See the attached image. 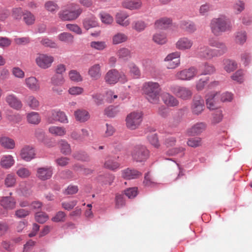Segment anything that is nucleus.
I'll return each instance as SVG.
<instances>
[{"mask_svg":"<svg viewBox=\"0 0 252 252\" xmlns=\"http://www.w3.org/2000/svg\"><path fill=\"white\" fill-rule=\"evenodd\" d=\"M142 90L146 99L151 103L158 104L160 101L161 88L158 82L149 81L145 82Z\"/></svg>","mask_w":252,"mask_h":252,"instance_id":"1","label":"nucleus"},{"mask_svg":"<svg viewBox=\"0 0 252 252\" xmlns=\"http://www.w3.org/2000/svg\"><path fill=\"white\" fill-rule=\"evenodd\" d=\"M210 28L212 32L215 36H220L222 33L230 31L232 25L230 20L224 16L213 18L210 23Z\"/></svg>","mask_w":252,"mask_h":252,"instance_id":"2","label":"nucleus"},{"mask_svg":"<svg viewBox=\"0 0 252 252\" xmlns=\"http://www.w3.org/2000/svg\"><path fill=\"white\" fill-rule=\"evenodd\" d=\"M82 12V9L78 5L70 3L67 5L66 9L58 13V16L62 21H72L76 19Z\"/></svg>","mask_w":252,"mask_h":252,"instance_id":"3","label":"nucleus"},{"mask_svg":"<svg viewBox=\"0 0 252 252\" xmlns=\"http://www.w3.org/2000/svg\"><path fill=\"white\" fill-rule=\"evenodd\" d=\"M104 80L109 84H115L118 81L125 83L128 80L126 75L116 69L109 70L105 75Z\"/></svg>","mask_w":252,"mask_h":252,"instance_id":"4","label":"nucleus"},{"mask_svg":"<svg viewBox=\"0 0 252 252\" xmlns=\"http://www.w3.org/2000/svg\"><path fill=\"white\" fill-rule=\"evenodd\" d=\"M143 119V113L141 111H133L128 114L126 118V127L131 130L139 127Z\"/></svg>","mask_w":252,"mask_h":252,"instance_id":"5","label":"nucleus"},{"mask_svg":"<svg viewBox=\"0 0 252 252\" xmlns=\"http://www.w3.org/2000/svg\"><path fill=\"white\" fill-rule=\"evenodd\" d=\"M171 91L177 97L183 100L190 99L193 94L191 89L184 86H174Z\"/></svg>","mask_w":252,"mask_h":252,"instance_id":"6","label":"nucleus"},{"mask_svg":"<svg viewBox=\"0 0 252 252\" xmlns=\"http://www.w3.org/2000/svg\"><path fill=\"white\" fill-rule=\"evenodd\" d=\"M133 159L137 162H143L149 157V151L146 147L142 145L135 146L131 153Z\"/></svg>","mask_w":252,"mask_h":252,"instance_id":"7","label":"nucleus"},{"mask_svg":"<svg viewBox=\"0 0 252 252\" xmlns=\"http://www.w3.org/2000/svg\"><path fill=\"white\" fill-rule=\"evenodd\" d=\"M198 73L197 69L194 67H190L177 72L175 77L176 79L182 81H189L193 79Z\"/></svg>","mask_w":252,"mask_h":252,"instance_id":"8","label":"nucleus"},{"mask_svg":"<svg viewBox=\"0 0 252 252\" xmlns=\"http://www.w3.org/2000/svg\"><path fill=\"white\" fill-rule=\"evenodd\" d=\"M54 61V57L46 54H37L35 58V63L37 65L44 69L50 67Z\"/></svg>","mask_w":252,"mask_h":252,"instance_id":"9","label":"nucleus"},{"mask_svg":"<svg viewBox=\"0 0 252 252\" xmlns=\"http://www.w3.org/2000/svg\"><path fill=\"white\" fill-rule=\"evenodd\" d=\"M47 121L49 124H54L56 122L63 124L68 123L67 117L64 112L55 110L51 111L48 117Z\"/></svg>","mask_w":252,"mask_h":252,"instance_id":"10","label":"nucleus"},{"mask_svg":"<svg viewBox=\"0 0 252 252\" xmlns=\"http://www.w3.org/2000/svg\"><path fill=\"white\" fill-rule=\"evenodd\" d=\"M205 109L204 99L200 96L193 98L190 104V111L193 115H200Z\"/></svg>","mask_w":252,"mask_h":252,"instance_id":"11","label":"nucleus"},{"mask_svg":"<svg viewBox=\"0 0 252 252\" xmlns=\"http://www.w3.org/2000/svg\"><path fill=\"white\" fill-rule=\"evenodd\" d=\"M180 53L175 52L169 54L165 58L164 61L167 62V67L169 69H174L178 67L180 64Z\"/></svg>","mask_w":252,"mask_h":252,"instance_id":"12","label":"nucleus"},{"mask_svg":"<svg viewBox=\"0 0 252 252\" xmlns=\"http://www.w3.org/2000/svg\"><path fill=\"white\" fill-rule=\"evenodd\" d=\"M206 104L207 107L211 110L218 108V104L221 102L220 98V94L218 93H211L206 96Z\"/></svg>","mask_w":252,"mask_h":252,"instance_id":"13","label":"nucleus"},{"mask_svg":"<svg viewBox=\"0 0 252 252\" xmlns=\"http://www.w3.org/2000/svg\"><path fill=\"white\" fill-rule=\"evenodd\" d=\"M35 151L34 148L30 145L24 146L20 151V157L25 161H30L35 157Z\"/></svg>","mask_w":252,"mask_h":252,"instance_id":"14","label":"nucleus"},{"mask_svg":"<svg viewBox=\"0 0 252 252\" xmlns=\"http://www.w3.org/2000/svg\"><path fill=\"white\" fill-rule=\"evenodd\" d=\"M217 51L215 49H211L208 46H204L201 47L198 52V55L201 58L206 60H211L214 57H218L217 55Z\"/></svg>","mask_w":252,"mask_h":252,"instance_id":"15","label":"nucleus"},{"mask_svg":"<svg viewBox=\"0 0 252 252\" xmlns=\"http://www.w3.org/2000/svg\"><path fill=\"white\" fill-rule=\"evenodd\" d=\"M25 85L30 90L38 92L40 90V84L38 80L34 76H30L25 79Z\"/></svg>","mask_w":252,"mask_h":252,"instance_id":"16","label":"nucleus"},{"mask_svg":"<svg viewBox=\"0 0 252 252\" xmlns=\"http://www.w3.org/2000/svg\"><path fill=\"white\" fill-rule=\"evenodd\" d=\"M53 175V168L51 166L39 167L37 169L36 176L41 180L49 179Z\"/></svg>","mask_w":252,"mask_h":252,"instance_id":"17","label":"nucleus"},{"mask_svg":"<svg viewBox=\"0 0 252 252\" xmlns=\"http://www.w3.org/2000/svg\"><path fill=\"white\" fill-rule=\"evenodd\" d=\"M193 44V42L191 39L183 37L178 39L175 44V46L177 49L185 51L191 49Z\"/></svg>","mask_w":252,"mask_h":252,"instance_id":"18","label":"nucleus"},{"mask_svg":"<svg viewBox=\"0 0 252 252\" xmlns=\"http://www.w3.org/2000/svg\"><path fill=\"white\" fill-rule=\"evenodd\" d=\"M88 75L93 80L99 79L102 75L101 66L99 63H95L91 66L88 69Z\"/></svg>","mask_w":252,"mask_h":252,"instance_id":"19","label":"nucleus"},{"mask_svg":"<svg viewBox=\"0 0 252 252\" xmlns=\"http://www.w3.org/2000/svg\"><path fill=\"white\" fill-rule=\"evenodd\" d=\"M122 177L126 180L138 178L142 176V173L135 169L127 168L121 171Z\"/></svg>","mask_w":252,"mask_h":252,"instance_id":"20","label":"nucleus"},{"mask_svg":"<svg viewBox=\"0 0 252 252\" xmlns=\"http://www.w3.org/2000/svg\"><path fill=\"white\" fill-rule=\"evenodd\" d=\"M128 16L127 13L124 11H120L116 15V22L121 26L126 27L130 23V20L128 19Z\"/></svg>","mask_w":252,"mask_h":252,"instance_id":"21","label":"nucleus"},{"mask_svg":"<svg viewBox=\"0 0 252 252\" xmlns=\"http://www.w3.org/2000/svg\"><path fill=\"white\" fill-rule=\"evenodd\" d=\"M6 102L14 109L19 110L22 107L21 101L13 94L7 95L5 98Z\"/></svg>","mask_w":252,"mask_h":252,"instance_id":"22","label":"nucleus"},{"mask_svg":"<svg viewBox=\"0 0 252 252\" xmlns=\"http://www.w3.org/2000/svg\"><path fill=\"white\" fill-rule=\"evenodd\" d=\"M207 127V125L204 122H198L192 126L188 129V133L191 135H198L204 131Z\"/></svg>","mask_w":252,"mask_h":252,"instance_id":"23","label":"nucleus"},{"mask_svg":"<svg viewBox=\"0 0 252 252\" xmlns=\"http://www.w3.org/2000/svg\"><path fill=\"white\" fill-rule=\"evenodd\" d=\"M0 205L6 209L12 210L15 207L16 201L12 197H3L0 200Z\"/></svg>","mask_w":252,"mask_h":252,"instance_id":"24","label":"nucleus"},{"mask_svg":"<svg viewBox=\"0 0 252 252\" xmlns=\"http://www.w3.org/2000/svg\"><path fill=\"white\" fill-rule=\"evenodd\" d=\"M124 7L131 10L137 9L142 6L140 0H125L122 3Z\"/></svg>","mask_w":252,"mask_h":252,"instance_id":"25","label":"nucleus"},{"mask_svg":"<svg viewBox=\"0 0 252 252\" xmlns=\"http://www.w3.org/2000/svg\"><path fill=\"white\" fill-rule=\"evenodd\" d=\"M74 116L76 121L81 123L87 121L90 117L89 112L84 109H78L75 111Z\"/></svg>","mask_w":252,"mask_h":252,"instance_id":"26","label":"nucleus"},{"mask_svg":"<svg viewBox=\"0 0 252 252\" xmlns=\"http://www.w3.org/2000/svg\"><path fill=\"white\" fill-rule=\"evenodd\" d=\"M164 103L168 106L174 107L179 104V101L174 96L169 93H165L162 96Z\"/></svg>","mask_w":252,"mask_h":252,"instance_id":"27","label":"nucleus"},{"mask_svg":"<svg viewBox=\"0 0 252 252\" xmlns=\"http://www.w3.org/2000/svg\"><path fill=\"white\" fill-rule=\"evenodd\" d=\"M58 38L60 41L69 45L73 44L74 42V36L69 32H63L59 34Z\"/></svg>","mask_w":252,"mask_h":252,"instance_id":"28","label":"nucleus"},{"mask_svg":"<svg viewBox=\"0 0 252 252\" xmlns=\"http://www.w3.org/2000/svg\"><path fill=\"white\" fill-rule=\"evenodd\" d=\"M97 25L96 18L92 15L88 16L83 21V26L87 30L96 27Z\"/></svg>","mask_w":252,"mask_h":252,"instance_id":"29","label":"nucleus"},{"mask_svg":"<svg viewBox=\"0 0 252 252\" xmlns=\"http://www.w3.org/2000/svg\"><path fill=\"white\" fill-rule=\"evenodd\" d=\"M0 144L2 147L7 149H13L15 146L14 140L6 136L0 138Z\"/></svg>","mask_w":252,"mask_h":252,"instance_id":"30","label":"nucleus"},{"mask_svg":"<svg viewBox=\"0 0 252 252\" xmlns=\"http://www.w3.org/2000/svg\"><path fill=\"white\" fill-rule=\"evenodd\" d=\"M26 117L28 122L32 125H38L41 121L39 114L36 112H31L28 113Z\"/></svg>","mask_w":252,"mask_h":252,"instance_id":"31","label":"nucleus"},{"mask_svg":"<svg viewBox=\"0 0 252 252\" xmlns=\"http://www.w3.org/2000/svg\"><path fill=\"white\" fill-rule=\"evenodd\" d=\"M49 132L55 136H63L66 133V130L63 126H51L49 128Z\"/></svg>","mask_w":252,"mask_h":252,"instance_id":"32","label":"nucleus"},{"mask_svg":"<svg viewBox=\"0 0 252 252\" xmlns=\"http://www.w3.org/2000/svg\"><path fill=\"white\" fill-rule=\"evenodd\" d=\"M26 103L31 109L36 110L40 105L38 99L33 95L28 96L26 100Z\"/></svg>","mask_w":252,"mask_h":252,"instance_id":"33","label":"nucleus"},{"mask_svg":"<svg viewBox=\"0 0 252 252\" xmlns=\"http://www.w3.org/2000/svg\"><path fill=\"white\" fill-rule=\"evenodd\" d=\"M14 159L11 155H5L1 158L0 165L5 168H9L14 163Z\"/></svg>","mask_w":252,"mask_h":252,"instance_id":"34","label":"nucleus"},{"mask_svg":"<svg viewBox=\"0 0 252 252\" xmlns=\"http://www.w3.org/2000/svg\"><path fill=\"white\" fill-rule=\"evenodd\" d=\"M172 20L167 17H163L157 20L155 23L156 28L162 29L167 28L171 24Z\"/></svg>","mask_w":252,"mask_h":252,"instance_id":"35","label":"nucleus"},{"mask_svg":"<svg viewBox=\"0 0 252 252\" xmlns=\"http://www.w3.org/2000/svg\"><path fill=\"white\" fill-rule=\"evenodd\" d=\"M180 27L189 33H192L196 30L195 24L190 21H182L180 23Z\"/></svg>","mask_w":252,"mask_h":252,"instance_id":"36","label":"nucleus"},{"mask_svg":"<svg viewBox=\"0 0 252 252\" xmlns=\"http://www.w3.org/2000/svg\"><path fill=\"white\" fill-rule=\"evenodd\" d=\"M120 164L114 159L107 158L104 163V167L111 170H115L120 167Z\"/></svg>","mask_w":252,"mask_h":252,"instance_id":"37","label":"nucleus"},{"mask_svg":"<svg viewBox=\"0 0 252 252\" xmlns=\"http://www.w3.org/2000/svg\"><path fill=\"white\" fill-rule=\"evenodd\" d=\"M59 145L61 152L65 155H69L71 152L70 144L63 139H61L59 141Z\"/></svg>","mask_w":252,"mask_h":252,"instance_id":"38","label":"nucleus"},{"mask_svg":"<svg viewBox=\"0 0 252 252\" xmlns=\"http://www.w3.org/2000/svg\"><path fill=\"white\" fill-rule=\"evenodd\" d=\"M223 65L224 69L228 73L233 71L237 67V64L235 61L228 59L223 61Z\"/></svg>","mask_w":252,"mask_h":252,"instance_id":"39","label":"nucleus"},{"mask_svg":"<svg viewBox=\"0 0 252 252\" xmlns=\"http://www.w3.org/2000/svg\"><path fill=\"white\" fill-rule=\"evenodd\" d=\"M120 112L118 106H109L104 110V114L108 117L112 118L117 116Z\"/></svg>","mask_w":252,"mask_h":252,"instance_id":"40","label":"nucleus"},{"mask_svg":"<svg viewBox=\"0 0 252 252\" xmlns=\"http://www.w3.org/2000/svg\"><path fill=\"white\" fill-rule=\"evenodd\" d=\"M129 73L134 78H139L141 75V72L138 66L133 63L128 65Z\"/></svg>","mask_w":252,"mask_h":252,"instance_id":"41","label":"nucleus"},{"mask_svg":"<svg viewBox=\"0 0 252 252\" xmlns=\"http://www.w3.org/2000/svg\"><path fill=\"white\" fill-rule=\"evenodd\" d=\"M90 47L93 50L102 51L107 47V44L102 41H92L90 43Z\"/></svg>","mask_w":252,"mask_h":252,"instance_id":"42","label":"nucleus"},{"mask_svg":"<svg viewBox=\"0 0 252 252\" xmlns=\"http://www.w3.org/2000/svg\"><path fill=\"white\" fill-rule=\"evenodd\" d=\"M147 24L142 20H138L133 22L132 28L137 32L143 31L147 27Z\"/></svg>","mask_w":252,"mask_h":252,"instance_id":"43","label":"nucleus"},{"mask_svg":"<svg viewBox=\"0 0 252 252\" xmlns=\"http://www.w3.org/2000/svg\"><path fill=\"white\" fill-rule=\"evenodd\" d=\"M127 39V36L125 34L118 32L113 36L112 42L114 44H119L126 41Z\"/></svg>","mask_w":252,"mask_h":252,"instance_id":"44","label":"nucleus"},{"mask_svg":"<svg viewBox=\"0 0 252 252\" xmlns=\"http://www.w3.org/2000/svg\"><path fill=\"white\" fill-rule=\"evenodd\" d=\"M65 83V79L63 75H54L51 78L52 86H63Z\"/></svg>","mask_w":252,"mask_h":252,"instance_id":"45","label":"nucleus"},{"mask_svg":"<svg viewBox=\"0 0 252 252\" xmlns=\"http://www.w3.org/2000/svg\"><path fill=\"white\" fill-rule=\"evenodd\" d=\"M117 56L119 59L126 61L131 57L130 51L127 48H122L118 50Z\"/></svg>","mask_w":252,"mask_h":252,"instance_id":"46","label":"nucleus"},{"mask_svg":"<svg viewBox=\"0 0 252 252\" xmlns=\"http://www.w3.org/2000/svg\"><path fill=\"white\" fill-rule=\"evenodd\" d=\"M213 47H215L218 49H215V50L218 52V53H217V55L218 56L223 55L227 51V47L225 44L223 42L219 40L215 45H214Z\"/></svg>","mask_w":252,"mask_h":252,"instance_id":"47","label":"nucleus"},{"mask_svg":"<svg viewBox=\"0 0 252 252\" xmlns=\"http://www.w3.org/2000/svg\"><path fill=\"white\" fill-rule=\"evenodd\" d=\"M45 8L49 12L55 13L58 10L59 6L57 3L54 1H48L45 3Z\"/></svg>","mask_w":252,"mask_h":252,"instance_id":"48","label":"nucleus"},{"mask_svg":"<svg viewBox=\"0 0 252 252\" xmlns=\"http://www.w3.org/2000/svg\"><path fill=\"white\" fill-rule=\"evenodd\" d=\"M68 76L70 80L75 82H81L83 78L77 70H71L68 72Z\"/></svg>","mask_w":252,"mask_h":252,"instance_id":"49","label":"nucleus"},{"mask_svg":"<svg viewBox=\"0 0 252 252\" xmlns=\"http://www.w3.org/2000/svg\"><path fill=\"white\" fill-rule=\"evenodd\" d=\"M35 16L30 11L25 10L23 20L28 25H32L35 21Z\"/></svg>","mask_w":252,"mask_h":252,"instance_id":"50","label":"nucleus"},{"mask_svg":"<svg viewBox=\"0 0 252 252\" xmlns=\"http://www.w3.org/2000/svg\"><path fill=\"white\" fill-rule=\"evenodd\" d=\"M216 71L215 67L211 64L207 63L203 64L202 66L201 75H208L214 73Z\"/></svg>","mask_w":252,"mask_h":252,"instance_id":"51","label":"nucleus"},{"mask_svg":"<svg viewBox=\"0 0 252 252\" xmlns=\"http://www.w3.org/2000/svg\"><path fill=\"white\" fill-rule=\"evenodd\" d=\"M16 174L19 177L25 179L29 177L31 172L28 168L22 167L17 170Z\"/></svg>","mask_w":252,"mask_h":252,"instance_id":"52","label":"nucleus"},{"mask_svg":"<svg viewBox=\"0 0 252 252\" xmlns=\"http://www.w3.org/2000/svg\"><path fill=\"white\" fill-rule=\"evenodd\" d=\"M153 39L156 43L163 44L166 43V38L165 34L162 33H156L153 37Z\"/></svg>","mask_w":252,"mask_h":252,"instance_id":"53","label":"nucleus"},{"mask_svg":"<svg viewBox=\"0 0 252 252\" xmlns=\"http://www.w3.org/2000/svg\"><path fill=\"white\" fill-rule=\"evenodd\" d=\"M247 39V35L245 32L241 31L236 32L235 35V42L239 44H243Z\"/></svg>","mask_w":252,"mask_h":252,"instance_id":"54","label":"nucleus"},{"mask_svg":"<svg viewBox=\"0 0 252 252\" xmlns=\"http://www.w3.org/2000/svg\"><path fill=\"white\" fill-rule=\"evenodd\" d=\"M25 13V11H23L21 7H15L13 8L12 11V17L16 20H20L23 16Z\"/></svg>","mask_w":252,"mask_h":252,"instance_id":"55","label":"nucleus"},{"mask_svg":"<svg viewBox=\"0 0 252 252\" xmlns=\"http://www.w3.org/2000/svg\"><path fill=\"white\" fill-rule=\"evenodd\" d=\"M84 92V89L79 86H72L68 90V93L71 95H78L82 94Z\"/></svg>","mask_w":252,"mask_h":252,"instance_id":"56","label":"nucleus"},{"mask_svg":"<svg viewBox=\"0 0 252 252\" xmlns=\"http://www.w3.org/2000/svg\"><path fill=\"white\" fill-rule=\"evenodd\" d=\"M48 216L44 212L36 213L35 215L36 221L40 223H44L48 220Z\"/></svg>","mask_w":252,"mask_h":252,"instance_id":"57","label":"nucleus"},{"mask_svg":"<svg viewBox=\"0 0 252 252\" xmlns=\"http://www.w3.org/2000/svg\"><path fill=\"white\" fill-rule=\"evenodd\" d=\"M149 142L155 147L158 148L160 146L158 136L156 133H151L148 136Z\"/></svg>","mask_w":252,"mask_h":252,"instance_id":"58","label":"nucleus"},{"mask_svg":"<svg viewBox=\"0 0 252 252\" xmlns=\"http://www.w3.org/2000/svg\"><path fill=\"white\" fill-rule=\"evenodd\" d=\"M16 182V179L14 175L8 174L5 179V185L7 187H13Z\"/></svg>","mask_w":252,"mask_h":252,"instance_id":"59","label":"nucleus"},{"mask_svg":"<svg viewBox=\"0 0 252 252\" xmlns=\"http://www.w3.org/2000/svg\"><path fill=\"white\" fill-rule=\"evenodd\" d=\"M105 100L109 103H112L114 100L118 97V95L114 91L108 90L105 93Z\"/></svg>","mask_w":252,"mask_h":252,"instance_id":"60","label":"nucleus"},{"mask_svg":"<svg viewBox=\"0 0 252 252\" xmlns=\"http://www.w3.org/2000/svg\"><path fill=\"white\" fill-rule=\"evenodd\" d=\"M209 80V77L200 79L196 83V89L197 91H202L205 86L208 84Z\"/></svg>","mask_w":252,"mask_h":252,"instance_id":"61","label":"nucleus"},{"mask_svg":"<svg viewBox=\"0 0 252 252\" xmlns=\"http://www.w3.org/2000/svg\"><path fill=\"white\" fill-rule=\"evenodd\" d=\"M243 75L244 73L243 71L241 70H238L233 74L231 77L233 80L241 83L244 81Z\"/></svg>","mask_w":252,"mask_h":252,"instance_id":"62","label":"nucleus"},{"mask_svg":"<svg viewBox=\"0 0 252 252\" xmlns=\"http://www.w3.org/2000/svg\"><path fill=\"white\" fill-rule=\"evenodd\" d=\"M40 43L42 45L45 47L53 48H56L57 47V44L56 43L48 38H43L41 40Z\"/></svg>","mask_w":252,"mask_h":252,"instance_id":"63","label":"nucleus"},{"mask_svg":"<svg viewBox=\"0 0 252 252\" xmlns=\"http://www.w3.org/2000/svg\"><path fill=\"white\" fill-rule=\"evenodd\" d=\"M66 215L63 211L58 212L56 215L52 218V220L54 222L64 221Z\"/></svg>","mask_w":252,"mask_h":252,"instance_id":"64","label":"nucleus"}]
</instances>
